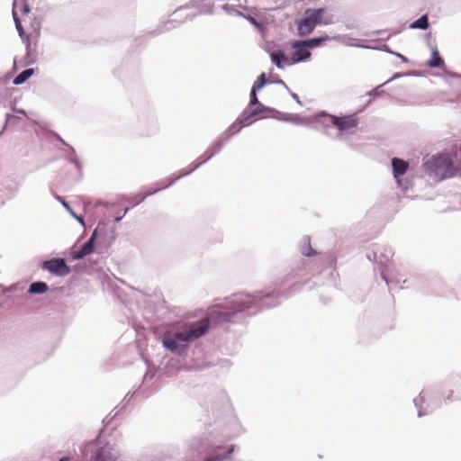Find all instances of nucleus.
<instances>
[{"label": "nucleus", "mask_w": 461, "mask_h": 461, "mask_svg": "<svg viewBox=\"0 0 461 461\" xmlns=\"http://www.w3.org/2000/svg\"><path fill=\"white\" fill-rule=\"evenodd\" d=\"M235 303L239 304L237 309L235 310L236 312H242L245 309H248V308L250 307L249 303L248 302H244V301H235Z\"/></svg>", "instance_id": "obj_24"}, {"label": "nucleus", "mask_w": 461, "mask_h": 461, "mask_svg": "<svg viewBox=\"0 0 461 461\" xmlns=\"http://www.w3.org/2000/svg\"><path fill=\"white\" fill-rule=\"evenodd\" d=\"M17 4L14 3L13 16L15 23V27L19 32V35L26 43L28 53H33L36 51L37 43L41 34V24L40 22L34 19V23H32V17L30 16V7L27 0H23L21 13L23 15V20L17 16Z\"/></svg>", "instance_id": "obj_3"}, {"label": "nucleus", "mask_w": 461, "mask_h": 461, "mask_svg": "<svg viewBox=\"0 0 461 461\" xmlns=\"http://www.w3.org/2000/svg\"><path fill=\"white\" fill-rule=\"evenodd\" d=\"M454 397V391L452 389H447L442 393V399L445 402L452 401Z\"/></svg>", "instance_id": "obj_22"}, {"label": "nucleus", "mask_w": 461, "mask_h": 461, "mask_svg": "<svg viewBox=\"0 0 461 461\" xmlns=\"http://www.w3.org/2000/svg\"><path fill=\"white\" fill-rule=\"evenodd\" d=\"M42 267L45 270L50 271L59 276H64L69 274L70 268L62 258H53L50 260L44 261Z\"/></svg>", "instance_id": "obj_6"}, {"label": "nucleus", "mask_w": 461, "mask_h": 461, "mask_svg": "<svg viewBox=\"0 0 461 461\" xmlns=\"http://www.w3.org/2000/svg\"><path fill=\"white\" fill-rule=\"evenodd\" d=\"M317 25H329L334 23V15L327 8L309 9Z\"/></svg>", "instance_id": "obj_9"}, {"label": "nucleus", "mask_w": 461, "mask_h": 461, "mask_svg": "<svg viewBox=\"0 0 461 461\" xmlns=\"http://www.w3.org/2000/svg\"><path fill=\"white\" fill-rule=\"evenodd\" d=\"M257 91L258 90H254L253 88L251 89L250 102H249V106L250 107H253L255 104H259L258 96H257Z\"/></svg>", "instance_id": "obj_23"}, {"label": "nucleus", "mask_w": 461, "mask_h": 461, "mask_svg": "<svg viewBox=\"0 0 461 461\" xmlns=\"http://www.w3.org/2000/svg\"><path fill=\"white\" fill-rule=\"evenodd\" d=\"M392 167L393 176L397 180L398 184L401 185L400 177L402 176L409 169V163L401 158H393L392 159Z\"/></svg>", "instance_id": "obj_10"}, {"label": "nucleus", "mask_w": 461, "mask_h": 461, "mask_svg": "<svg viewBox=\"0 0 461 461\" xmlns=\"http://www.w3.org/2000/svg\"><path fill=\"white\" fill-rule=\"evenodd\" d=\"M303 254L305 255V256H312V253L309 251V252H306V251H303Z\"/></svg>", "instance_id": "obj_27"}, {"label": "nucleus", "mask_w": 461, "mask_h": 461, "mask_svg": "<svg viewBox=\"0 0 461 461\" xmlns=\"http://www.w3.org/2000/svg\"><path fill=\"white\" fill-rule=\"evenodd\" d=\"M82 456L86 461H117L120 452L109 442L96 438L84 446Z\"/></svg>", "instance_id": "obj_4"}, {"label": "nucleus", "mask_w": 461, "mask_h": 461, "mask_svg": "<svg viewBox=\"0 0 461 461\" xmlns=\"http://www.w3.org/2000/svg\"><path fill=\"white\" fill-rule=\"evenodd\" d=\"M59 461H71V459L69 457H62Z\"/></svg>", "instance_id": "obj_26"}, {"label": "nucleus", "mask_w": 461, "mask_h": 461, "mask_svg": "<svg viewBox=\"0 0 461 461\" xmlns=\"http://www.w3.org/2000/svg\"><path fill=\"white\" fill-rule=\"evenodd\" d=\"M422 169L436 183L461 176V150L426 156L423 158Z\"/></svg>", "instance_id": "obj_2"}, {"label": "nucleus", "mask_w": 461, "mask_h": 461, "mask_svg": "<svg viewBox=\"0 0 461 461\" xmlns=\"http://www.w3.org/2000/svg\"><path fill=\"white\" fill-rule=\"evenodd\" d=\"M246 19L253 24L259 32H263L265 30V26L263 23L258 22L254 17L251 15H247Z\"/></svg>", "instance_id": "obj_21"}, {"label": "nucleus", "mask_w": 461, "mask_h": 461, "mask_svg": "<svg viewBox=\"0 0 461 461\" xmlns=\"http://www.w3.org/2000/svg\"><path fill=\"white\" fill-rule=\"evenodd\" d=\"M95 234L96 232L94 231L91 238L80 248V249L74 251L73 258L75 259L83 258L94 251V241L95 239Z\"/></svg>", "instance_id": "obj_12"}, {"label": "nucleus", "mask_w": 461, "mask_h": 461, "mask_svg": "<svg viewBox=\"0 0 461 461\" xmlns=\"http://www.w3.org/2000/svg\"><path fill=\"white\" fill-rule=\"evenodd\" d=\"M266 84H267L266 75H265L264 73H262L260 76H258V77L257 78V80L254 82L252 88H253L254 90H259V89H261V88H262Z\"/></svg>", "instance_id": "obj_20"}, {"label": "nucleus", "mask_w": 461, "mask_h": 461, "mask_svg": "<svg viewBox=\"0 0 461 461\" xmlns=\"http://www.w3.org/2000/svg\"><path fill=\"white\" fill-rule=\"evenodd\" d=\"M234 447L231 446L226 454H216L212 456L205 457L203 461H223L233 452Z\"/></svg>", "instance_id": "obj_18"}, {"label": "nucleus", "mask_w": 461, "mask_h": 461, "mask_svg": "<svg viewBox=\"0 0 461 461\" xmlns=\"http://www.w3.org/2000/svg\"><path fill=\"white\" fill-rule=\"evenodd\" d=\"M270 57H271V60L273 63H275L276 65L277 68H284L285 66H290V65H293L294 63H292V57L289 58L288 56H286L285 54L284 51H276V52H272L270 54Z\"/></svg>", "instance_id": "obj_13"}, {"label": "nucleus", "mask_w": 461, "mask_h": 461, "mask_svg": "<svg viewBox=\"0 0 461 461\" xmlns=\"http://www.w3.org/2000/svg\"><path fill=\"white\" fill-rule=\"evenodd\" d=\"M231 316L232 313L214 308L211 311L209 318L183 326L170 327L163 334V346L171 352L179 353L182 351L180 342L188 343L198 339L207 332L211 321L217 323L226 322L230 321Z\"/></svg>", "instance_id": "obj_1"}, {"label": "nucleus", "mask_w": 461, "mask_h": 461, "mask_svg": "<svg viewBox=\"0 0 461 461\" xmlns=\"http://www.w3.org/2000/svg\"><path fill=\"white\" fill-rule=\"evenodd\" d=\"M330 123L338 131V135L354 134L359 124V120L355 114L345 116H330Z\"/></svg>", "instance_id": "obj_5"}, {"label": "nucleus", "mask_w": 461, "mask_h": 461, "mask_svg": "<svg viewBox=\"0 0 461 461\" xmlns=\"http://www.w3.org/2000/svg\"><path fill=\"white\" fill-rule=\"evenodd\" d=\"M186 174H187V173H185V175H186ZM185 176V174H181L179 176H177V178H179L180 176Z\"/></svg>", "instance_id": "obj_28"}, {"label": "nucleus", "mask_w": 461, "mask_h": 461, "mask_svg": "<svg viewBox=\"0 0 461 461\" xmlns=\"http://www.w3.org/2000/svg\"><path fill=\"white\" fill-rule=\"evenodd\" d=\"M34 70L32 68H27L25 70H23V72H21L18 76H16L14 79V85H21L23 83H24L28 78H30L32 74H33Z\"/></svg>", "instance_id": "obj_15"}, {"label": "nucleus", "mask_w": 461, "mask_h": 461, "mask_svg": "<svg viewBox=\"0 0 461 461\" xmlns=\"http://www.w3.org/2000/svg\"><path fill=\"white\" fill-rule=\"evenodd\" d=\"M50 140L51 142H62L63 144H66V143L63 141V140H62L59 135L54 134V133L50 135Z\"/></svg>", "instance_id": "obj_25"}, {"label": "nucleus", "mask_w": 461, "mask_h": 461, "mask_svg": "<svg viewBox=\"0 0 461 461\" xmlns=\"http://www.w3.org/2000/svg\"><path fill=\"white\" fill-rule=\"evenodd\" d=\"M49 289L48 285L44 282H35L30 285L29 292L31 294H43Z\"/></svg>", "instance_id": "obj_16"}, {"label": "nucleus", "mask_w": 461, "mask_h": 461, "mask_svg": "<svg viewBox=\"0 0 461 461\" xmlns=\"http://www.w3.org/2000/svg\"><path fill=\"white\" fill-rule=\"evenodd\" d=\"M411 28H417V29H421V30H426L428 27H429V23H428V16L425 14L423 16H421L420 18H419L418 20H416L411 26Z\"/></svg>", "instance_id": "obj_19"}, {"label": "nucleus", "mask_w": 461, "mask_h": 461, "mask_svg": "<svg viewBox=\"0 0 461 461\" xmlns=\"http://www.w3.org/2000/svg\"><path fill=\"white\" fill-rule=\"evenodd\" d=\"M292 47L295 50L292 54V63H299L310 58L311 52L309 51L308 46L306 44H299L298 46H294V42Z\"/></svg>", "instance_id": "obj_11"}, {"label": "nucleus", "mask_w": 461, "mask_h": 461, "mask_svg": "<svg viewBox=\"0 0 461 461\" xmlns=\"http://www.w3.org/2000/svg\"><path fill=\"white\" fill-rule=\"evenodd\" d=\"M428 65L430 68H441L444 65V60L441 59L437 48L432 50L431 58L428 61Z\"/></svg>", "instance_id": "obj_14"}, {"label": "nucleus", "mask_w": 461, "mask_h": 461, "mask_svg": "<svg viewBox=\"0 0 461 461\" xmlns=\"http://www.w3.org/2000/svg\"><path fill=\"white\" fill-rule=\"evenodd\" d=\"M317 26V22L314 20L309 9L305 11V16L298 23V34L300 36L309 35Z\"/></svg>", "instance_id": "obj_7"}, {"label": "nucleus", "mask_w": 461, "mask_h": 461, "mask_svg": "<svg viewBox=\"0 0 461 461\" xmlns=\"http://www.w3.org/2000/svg\"><path fill=\"white\" fill-rule=\"evenodd\" d=\"M267 111L261 103L255 104L253 107H249L239 119L240 124L249 125L254 117L260 116Z\"/></svg>", "instance_id": "obj_8"}, {"label": "nucleus", "mask_w": 461, "mask_h": 461, "mask_svg": "<svg viewBox=\"0 0 461 461\" xmlns=\"http://www.w3.org/2000/svg\"><path fill=\"white\" fill-rule=\"evenodd\" d=\"M326 40V38L320 37V38H313L307 41H294V46H298L299 44H306L308 48H315L319 46L321 42H323Z\"/></svg>", "instance_id": "obj_17"}]
</instances>
